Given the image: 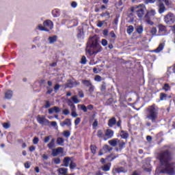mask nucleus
I'll list each match as a JSON object with an SVG mask.
<instances>
[{
    "label": "nucleus",
    "instance_id": "nucleus-1",
    "mask_svg": "<svg viewBox=\"0 0 175 175\" xmlns=\"http://www.w3.org/2000/svg\"><path fill=\"white\" fill-rule=\"evenodd\" d=\"M163 148L166 149L159 153L158 159L161 165L165 166L164 170L166 174L173 175L174 174V168L173 167L174 166L175 163L172 162V161L174 159V154L170 150V146L165 145Z\"/></svg>",
    "mask_w": 175,
    "mask_h": 175
},
{
    "label": "nucleus",
    "instance_id": "nucleus-2",
    "mask_svg": "<svg viewBox=\"0 0 175 175\" xmlns=\"http://www.w3.org/2000/svg\"><path fill=\"white\" fill-rule=\"evenodd\" d=\"M103 48L99 44L98 38L95 37H90L87 42L85 51L89 55H96L98 53L102 51Z\"/></svg>",
    "mask_w": 175,
    "mask_h": 175
},
{
    "label": "nucleus",
    "instance_id": "nucleus-3",
    "mask_svg": "<svg viewBox=\"0 0 175 175\" xmlns=\"http://www.w3.org/2000/svg\"><path fill=\"white\" fill-rule=\"evenodd\" d=\"M158 116H159V107L157 104H152L146 108V118L152 122H157Z\"/></svg>",
    "mask_w": 175,
    "mask_h": 175
},
{
    "label": "nucleus",
    "instance_id": "nucleus-4",
    "mask_svg": "<svg viewBox=\"0 0 175 175\" xmlns=\"http://www.w3.org/2000/svg\"><path fill=\"white\" fill-rule=\"evenodd\" d=\"M130 12H131V13H135V12L139 18H143L145 14L144 4H139L138 5H134L131 7Z\"/></svg>",
    "mask_w": 175,
    "mask_h": 175
},
{
    "label": "nucleus",
    "instance_id": "nucleus-5",
    "mask_svg": "<svg viewBox=\"0 0 175 175\" xmlns=\"http://www.w3.org/2000/svg\"><path fill=\"white\" fill-rule=\"evenodd\" d=\"M53 27L54 23H53V21L46 20L43 22V25H42V24L38 25V29H40V31H44L45 32H49L51 29H53Z\"/></svg>",
    "mask_w": 175,
    "mask_h": 175
},
{
    "label": "nucleus",
    "instance_id": "nucleus-6",
    "mask_svg": "<svg viewBox=\"0 0 175 175\" xmlns=\"http://www.w3.org/2000/svg\"><path fill=\"white\" fill-rule=\"evenodd\" d=\"M157 2V7L159 14L165 13V12H166V7L165 6V4L166 5V6H169V5H170V3H169V0H158ZM163 2L165 4H163Z\"/></svg>",
    "mask_w": 175,
    "mask_h": 175
},
{
    "label": "nucleus",
    "instance_id": "nucleus-7",
    "mask_svg": "<svg viewBox=\"0 0 175 175\" xmlns=\"http://www.w3.org/2000/svg\"><path fill=\"white\" fill-rule=\"evenodd\" d=\"M164 22L168 25H172L175 23V16L173 13L169 12L167 15L164 16Z\"/></svg>",
    "mask_w": 175,
    "mask_h": 175
},
{
    "label": "nucleus",
    "instance_id": "nucleus-8",
    "mask_svg": "<svg viewBox=\"0 0 175 175\" xmlns=\"http://www.w3.org/2000/svg\"><path fill=\"white\" fill-rule=\"evenodd\" d=\"M155 11L154 10H151L150 11L148 12L144 16L145 21L148 23L150 24V25H154V22L151 21V18L154 16H155Z\"/></svg>",
    "mask_w": 175,
    "mask_h": 175
},
{
    "label": "nucleus",
    "instance_id": "nucleus-9",
    "mask_svg": "<svg viewBox=\"0 0 175 175\" xmlns=\"http://www.w3.org/2000/svg\"><path fill=\"white\" fill-rule=\"evenodd\" d=\"M36 120H37V122L41 125H46V126L50 125V122L49 121V120L46 118V116H44L38 115Z\"/></svg>",
    "mask_w": 175,
    "mask_h": 175
},
{
    "label": "nucleus",
    "instance_id": "nucleus-10",
    "mask_svg": "<svg viewBox=\"0 0 175 175\" xmlns=\"http://www.w3.org/2000/svg\"><path fill=\"white\" fill-rule=\"evenodd\" d=\"M114 136V131L108 129L105 131L104 140H109Z\"/></svg>",
    "mask_w": 175,
    "mask_h": 175
},
{
    "label": "nucleus",
    "instance_id": "nucleus-11",
    "mask_svg": "<svg viewBox=\"0 0 175 175\" xmlns=\"http://www.w3.org/2000/svg\"><path fill=\"white\" fill-rule=\"evenodd\" d=\"M125 144L126 143L122 140H118L117 147L116 148V151H122L124 148H125Z\"/></svg>",
    "mask_w": 175,
    "mask_h": 175
},
{
    "label": "nucleus",
    "instance_id": "nucleus-12",
    "mask_svg": "<svg viewBox=\"0 0 175 175\" xmlns=\"http://www.w3.org/2000/svg\"><path fill=\"white\" fill-rule=\"evenodd\" d=\"M64 152V148L59 147L56 149H53L52 157H57L58 154H62Z\"/></svg>",
    "mask_w": 175,
    "mask_h": 175
},
{
    "label": "nucleus",
    "instance_id": "nucleus-13",
    "mask_svg": "<svg viewBox=\"0 0 175 175\" xmlns=\"http://www.w3.org/2000/svg\"><path fill=\"white\" fill-rule=\"evenodd\" d=\"M117 124V119L115 117H112L111 119L108 120L107 125L109 128H113L114 125Z\"/></svg>",
    "mask_w": 175,
    "mask_h": 175
},
{
    "label": "nucleus",
    "instance_id": "nucleus-14",
    "mask_svg": "<svg viewBox=\"0 0 175 175\" xmlns=\"http://www.w3.org/2000/svg\"><path fill=\"white\" fill-rule=\"evenodd\" d=\"M77 38V39H79V40H81L82 39H84V29H78Z\"/></svg>",
    "mask_w": 175,
    "mask_h": 175
},
{
    "label": "nucleus",
    "instance_id": "nucleus-15",
    "mask_svg": "<svg viewBox=\"0 0 175 175\" xmlns=\"http://www.w3.org/2000/svg\"><path fill=\"white\" fill-rule=\"evenodd\" d=\"M61 111V109H59V107H53L52 108L49 109V113L53 114V113H59Z\"/></svg>",
    "mask_w": 175,
    "mask_h": 175
},
{
    "label": "nucleus",
    "instance_id": "nucleus-16",
    "mask_svg": "<svg viewBox=\"0 0 175 175\" xmlns=\"http://www.w3.org/2000/svg\"><path fill=\"white\" fill-rule=\"evenodd\" d=\"M57 39L58 36H49L48 38L49 44H54V43L57 42Z\"/></svg>",
    "mask_w": 175,
    "mask_h": 175
},
{
    "label": "nucleus",
    "instance_id": "nucleus-17",
    "mask_svg": "<svg viewBox=\"0 0 175 175\" xmlns=\"http://www.w3.org/2000/svg\"><path fill=\"white\" fill-rule=\"evenodd\" d=\"M65 125H66V126H71L72 122L70 121V119L66 118L64 121L60 123L61 126H65Z\"/></svg>",
    "mask_w": 175,
    "mask_h": 175
},
{
    "label": "nucleus",
    "instance_id": "nucleus-18",
    "mask_svg": "<svg viewBox=\"0 0 175 175\" xmlns=\"http://www.w3.org/2000/svg\"><path fill=\"white\" fill-rule=\"evenodd\" d=\"M47 84L49 87H46V94L50 95L53 91V88H50L51 85H53V82L51 81H48Z\"/></svg>",
    "mask_w": 175,
    "mask_h": 175
},
{
    "label": "nucleus",
    "instance_id": "nucleus-19",
    "mask_svg": "<svg viewBox=\"0 0 175 175\" xmlns=\"http://www.w3.org/2000/svg\"><path fill=\"white\" fill-rule=\"evenodd\" d=\"M118 138H115L111 139L108 142L109 144L111 146V147H117V144L118 143Z\"/></svg>",
    "mask_w": 175,
    "mask_h": 175
},
{
    "label": "nucleus",
    "instance_id": "nucleus-20",
    "mask_svg": "<svg viewBox=\"0 0 175 175\" xmlns=\"http://www.w3.org/2000/svg\"><path fill=\"white\" fill-rule=\"evenodd\" d=\"M96 135L99 139H103L105 140V131L102 129L98 130Z\"/></svg>",
    "mask_w": 175,
    "mask_h": 175
},
{
    "label": "nucleus",
    "instance_id": "nucleus-21",
    "mask_svg": "<svg viewBox=\"0 0 175 175\" xmlns=\"http://www.w3.org/2000/svg\"><path fill=\"white\" fill-rule=\"evenodd\" d=\"M12 96H13V91L7 90L5 92V99H12Z\"/></svg>",
    "mask_w": 175,
    "mask_h": 175
},
{
    "label": "nucleus",
    "instance_id": "nucleus-22",
    "mask_svg": "<svg viewBox=\"0 0 175 175\" xmlns=\"http://www.w3.org/2000/svg\"><path fill=\"white\" fill-rule=\"evenodd\" d=\"M57 172L59 174L66 175V173H68V168L61 167L57 170Z\"/></svg>",
    "mask_w": 175,
    "mask_h": 175
},
{
    "label": "nucleus",
    "instance_id": "nucleus-23",
    "mask_svg": "<svg viewBox=\"0 0 175 175\" xmlns=\"http://www.w3.org/2000/svg\"><path fill=\"white\" fill-rule=\"evenodd\" d=\"M113 150V148H111L110 146L105 144L103 147V151L105 152H110V151Z\"/></svg>",
    "mask_w": 175,
    "mask_h": 175
},
{
    "label": "nucleus",
    "instance_id": "nucleus-24",
    "mask_svg": "<svg viewBox=\"0 0 175 175\" xmlns=\"http://www.w3.org/2000/svg\"><path fill=\"white\" fill-rule=\"evenodd\" d=\"M120 137H122V139H128V137H129V133H128V131L122 130L120 131Z\"/></svg>",
    "mask_w": 175,
    "mask_h": 175
},
{
    "label": "nucleus",
    "instance_id": "nucleus-25",
    "mask_svg": "<svg viewBox=\"0 0 175 175\" xmlns=\"http://www.w3.org/2000/svg\"><path fill=\"white\" fill-rule=\"evenodd\" d=\"M173 73H175V64H174V66L168 67L167 70V75L168 76Z\"/></svg>",
    "mask_w": 175,
    "mask_h": 175
},
{
    "label": "nucleus",
    "instance_id": "nucleus-26",
    "mask_svg": "<svg viewBox=\"0 0 175 175\" xmlns=\"http://www.w3.org/2000/svg\"><path fill=\"white\" fill-rule=\"evenodd\" d=\"M70 162V157H65L63 160L64 166H65V167H68V166H69Z\"/></svg>",
    "mask_w": 175,
    "mask_h": 175
},
{
    "label": "nucleus",
    "instance_id": "nucleus-27",
    "mask_svg": "<svg viewBox=\"0 0 175 175\" xmlns=\"http://www.w3.org/2000/svg\"><path fill=\"white\" fill-rule=\"evenodd\" d=\"M81 83L83 85H85V87L90 88L92 85V82H91V80H82Z\"/></svg>",
    "mask_w": 175,
    "mask_h": 175
},
{
    "label": "nucleus",
    "instance_id": "nucleus-28",
    "mask_svg": "<svg viewBox=\"0 0 175 175\" xmlns=\"http://www.w3.org/2000/svg\"><path fill=\"white\" fill-rule=\"evenodd\" d=\"M165 47V44L161 43L159 44V46L154 50V53H161L162 50H163Z\"/></svg>",
    "mask_w": 175,
    "mask_h": 175
},
{
    "label": "nucleus",
    "instance_id": "nucleus-29",
    "mask_svg": "<svg viewBox=\"0 0 175 175\" xmlns=\"http://www.w3.org/2000/svg\"><path fill=\"white\" fill-rule=\"evenodd\" d=\"M111 167V163L106 164L101 167V169L103 172H109L110 170V167Z\"/></svg>",
    "mask_w": 175,
    "mask_h": 175
},
{
    "label": "nucleus",
    "instance_id": "nucleus-30",
    "mask_svg": "<svg viewBox=\"0 0 175 175\" xmlns=\"http://www.w3.org/2000/svg\"><path fill=\"white\" fill-rule=\"evenodd\" d=\"M47 147L50 149L54 148L55 147V139H52L50 143L48 144Z\"/></svg>",
    "mask_w": 175,
    "mask_h": 175
},
{
    "label": "nucleus",
    "instance_id": "nucleus-31",
    "mask_svg": "<svg viewBox=\"0 0 175 175\" xmlns=\"http://www.w3.org/2000/svg\"><path fill=\"white\" fill-rule=\"evenodd\" d=\"M90 151L92 152V154H93V155H95V154H96V150L98 149V147H96V145H90Z\"/></svg>",
    "mask_w": 175,
    "mask_h": 175
},
{
    "label": "nucleus",
    "instance_id": "nucleus-32",
    "mask_svg": "<svg viewBox=\"0 0 175 175\" xmlns=\"http://www.w3.org/2000/svg\"><path fill=\"white\" fill-rule=\"evenodd\" d=\"M133 31H135V27L133 25H129L127 27L126 32L128 35H132L133 33Z\"/></svg>",
    "mask_w": 175,
    "mask_h": 175
},
{
    "label": "nucleus",
    "instance_id": "nucleus-33",
    "mask_svg": "<svg viewBox=\"0 0 175 175\" xmlns=\"http://www.w3.org/2000/svg\"><path fill=\"white\" fill-rule=\"evenodd\" d=\"M167 98H170V96H168L167 94L163 92L160 93V100H166Z\"/></svg>",
    "mask_w": 175,
    "mask_h": 175
},
{
    "label": "nucleus",
    "instance_id": "nucleus-34",
    "mask_svg": "<svg viewBox=\"0 0 175 175\" xmlns=\"http://www.w3.org/2000/svg\"><path fill=\"white\" fill-rule=\"evenodd\" d=\"M135 29L136 32L139 35H141V33H143V31H144V29H143V25L137 26Z\"/></svg>",
    "mask_w": 175,
    "mask_h": 175
},
{
    "label": "nucleus",
    "instance_id": "nucleus-35",
    "mask_svg": "<svg viewBox=\"0 0 175 175\" xmlns=\"http://www.w3.org/2000/svg\"><path fill=\"white\" fill-rule=\"evenodd\" d=\"M64 142H65V140L62 137H57V144L59 146H64Z\"/></svg>",
    "mask_w": 175,
    "mask_h": 175
},
{
    "label": "nucleus",
    "instance_id": "nucleus-36",
    "mask_svg": "<svg viewBox=\"0 0 175 175\" xmlns=\"http://www.w3.org/2000/svg\"><path fill=\"white\" fill-rule=\"evenodd\" d=\"M167 29L165 25H159V32H166Z\"/></svg>",
    "mask_w": 175,
    "mask_h": 175
},
{
    "label": "nucleus",
    "instance_id": "nucleus-37",
    "mask_svg": "<svg viewBox=\"0 0 175 175\" xmlns=\"http://www.w3.org/2000/svg\"><path fill=\"white\" fill-rule=\"evenodd\" d=\"M95 91V86L94 85H92L89 87L88 92L90 94V95H92L94 94V92Z\"/></svg>",
    "mask_w": 175,
    "mask_h": 175
},
{
    "label": "nucleus",
    "instance_id": "nucleus-38",
    "mask_svg": "<svg viewBox=\"0 0 175 175\" xmlns=\"http://www.w3.org/2000/svg\"><path fill=\"white\" fill-rule=\"evenodd\" d=\"M52 14H53V17H59V11H58V10H54L52 11Z\"/></svg>",
    "mask_w": 175,
    "mask_h": 175
},
{
    "label": "nucleus",
    "instance_id": "nucleus-39",
    "mask_svg": "<svg viewBox=\"0 0 175 175\" xmlns=\"http://www.w3.org/2000/svg\"><path fill=\"white\" fill-rule=\"evenodd\" d=\"M63 136H64V137H66L67 139L68 137H70V131H64L63 132Z\"/></svg>",
    "mask_w": 175,
    "mask_h": 175
},
{
    "label": "nucleus",
    "instance_id": "nucleus-40",
    "mask_svg": "<svg viewBox=\"0 0 175 175\" xmlns=\"http://www.w3.org/2000/svg\"><path fill=\"white\" fill-rule=\"evenodd\" d=\"M72 102H74V103H80V101L79 100V98H77V96L75 95L71 98Z\"/></svg>",
    "mask_w": 175,
    "mask_h": 175
},
{
    "label": "nucleus",
    "instance_id": "nucleus-41",
    "mask_svg": "<svg viewBox=\"0 0 175 175\" xmlns=\"http://www.w3.org/2000/svg\"><path fill=\"white\" fill-rule=\"evenodd\" d=\"M69 166H70V169L72 170V169H75V167H77V164L73 162V161H71Z\"/></svg>",
    "mask_w": 175,
    "mask_h": 175
},
{
    "label": "nucleus",
    "instance_id": "nucleus-42",
    "mask_svg": "<svg viewBox=\"0 0 175 175\" xmlns=\"http://www.w3.org/2000/svg\"><path fill=\"white\" fill-rule=\"evenodd\" d=\"M53 161L55 165H59L61 163V159L59 157L54 158Z\"/></svg>",
    "mask_w": 175,
    "mask_h": 175
},
{
    "label": "nucleus",
    "instance_id": "nucleus-43",
    "mask_svg": "<svg viewBox=\"0 0 175 175\" xmlns=\"http://www.w3.org/2000/svg\"><path fill=\"white\" fill-rule=\"evenodd\" d=\"M163 90H164V91H170V85H169V83H165L163 87Z\"/></svg>",
    "mask_w": 175,
    "mask_h": 175
},
{
    "label": "nucleus",
    "instance_id": "nucleus-44",
    "mask_svg": "<svg viewBox=\"0 0 175 175\" xmlns=\"http://www.w3.org/2000/svg\"><path fill=\"white\" fill-rule=\"evenodd\" d=\"M81 64H82V65H85V64H87V57H85V56H82L81 59Z\"/></svg>",
    "mask_w": 175,
    "mask_h": 175
},
{
    "label": "nucleus",
    "instance_id": "nucleus-45",
    "mask_svg": "<svg viewBox=\"0 0 175 175\" xmlns=\"http://www.w3.org/2000/svg\"><path fill=\"white\" fill-rule=\"evenodd\" d=\"M68 106L70 107L72 111H76V105L75 104L70 103H68Z\"/></svg>",
    "mask_w": 175,
    "mask_h": 175
},
{
    "label": "nucleus",
    "instance_id": "nucleus-46",
    "mask_svg": "<svg viewBox=\"0 0 175 175\" xmlns=\"http://www.w3.org/2000/svg\"><path fill=\"white\" fill-rule=\"evenodd\" d=\"M3 127L4 129H9L10 128V123L9 122H5L3 124Z\"/></svg>",
    "mask_w": 175,
    "mask_h": 175
},
{
    "label": "nucleus",
    "instance_id": "nucleus-47",
    "mask_svg": "<svg viewBox=\"0 0 175 175\" xmlns=\"http://www.w3.org/2000/svg\"><path fill=\"white\" fill-rule=\"evenodd\" d=\"M116 158H117V157H116V156L113 157V154H111L107 157V159H109V161H110V162L114 161V159H116Z\"/></svg>",
    "mask_w": 175,
    "mask_h": 175
},
{
    "label": "nucleus",
    "instance_id": "nucleus-48",
    "mask_svg": "<svg viewBox=\"0 0 175 175\" xmlns=\"http://www.w3.org/2000/svg\"><path fill=\"white\" fill-rule=\"evenodd\" d=\"M51 106V104H50V101L46 100L45 103V105H44V109H49Z\"/></svg>",
    "mask_w": 175,
    "mask_h": 175
},
{
    "label": "nucleus",
    "instance_id": "nucleus-49",
    "mask_svg": "<svg viewBox=\"0 0 175 175\" xmlns=\"http://www.w3.org/2000/svg\"><path fill=\"white\" fill-rule=\"evenodd\" d=\"M80 122H81V118H77L76 120H75V125L77 126V125H79Z\"/></svg>",
    "mask_w": 175,
    "mask_h": 175
},
{
    "label": "nucleus",
    "instance_id": "nucleus-50",
    "mask_svg": "<svg viewBox=\"0 0 175 175\" xmlns=\"http://www.w3.org/2000/svg\"><path fill=\"white\" fill-rule=\"evenodd\" d=\"M150 33L152 35H157V27H152L151 29H150Z\"/></svg>",
    "mask_w": 175,
    "mask_h": 175
},
{
    "label": "nucleus",
    "instance_id": "nucleus-51",
    "mask_svg": "<svg viewBox=\"0 0 175 175\" xmlns=\"http://www.w3.org/2000/svg\"><path fill=\"white\" fill-rule=\"evenodd\" d=\"M71 83L72 84V87H77V85H80V82H77L76 81H72Z\"/></svg>",
    "mask_w": 175,
    "mask_h": 175
},
{
    "label": "nucleus",
    "instance_id": "nucleus-52",
    "mask_svg": "<svg viewBox=\"0 0 175 175\" xmlns=\"http://www.w3.org/2000/svg\"><path fill=\"white\" fill-rule=\"evenodd\" d=\"M128 17L131 18V21H133V20H135V14H133V12L129 14Z\"/></svg>",
    "mask_w": 175,
    "mask_h": 175
},
{
    "label": "nucleus",
    "instance_id": "nucleus-53",
    "mask_svg": "<svg viewBox=\"0 0 175 175\" xmlns=\"http://www.w3.org/2000/svg\"><path fill=\"white\" fill-rule=\"evenodd\" d=\"M95 81H100L102 80V77L100 75H96L94 77Z\"/></svg>",
    "mask_w": 175,
    "mask_h": 175
},
{
    "label": "nucleus",
    "instance_id": "nucleus-54",
    "mask_svg": "<svg viewBox=\"0 0 175 175\" xmlns=\"http://www.w3.org/2000/svg\"><path fill=\"white\" fill-rule=\"evenodd\" d=\"M78 96H79V98H84V92H83V90H80L78 92Z\"/></svg>",
    "mask_w": 175,
    "mask_h": 175
},
{
    "label": "nucleus",
    "instance_id": "nucleus-55",
    "mask_svg": "<svg viewBox=\"0 0 175 175\" xmlns=\"http://www.w3.org/2000/svg\"><path fill=\"white\" fill-rule=\"evenodd\" d=\"M38 143H39V137H35L33 139V144H38Z\"/></svg>",
    "mask_w": 175,
    "mask_h": 175
},
{
    "label": "nucleus",
    "instance_id": "nucleus-56",
    "mask_svg": "<svg viewBox=\"0 0 175 175\" xmlns=\"http://www.w3.org/2000/svg\"><path fill=\"white\" fill-rule=\"evenodd\" d=\"M81 110H83L84 113H87L88 111L87 107L84 105H81Z\"/></svg>",
    "mask_w": 175,
    "mask_h": 175
},
{
    "label": "nucleus",
    "instance_id": "nucleus-57",
    "mask_svg": "<svg viewBox=\"0 0 175 175\" xmlns=\"http://www.w3.org/2000/svg\"><path fill=\"white\" fill-rule=\"evenodd\" d=\"M50 137H51V135L45 137L44 139V143H49V142H50Z\"/></svg>",
    "mask_w": 175,
    "mask_h": 175
},
{
    "label": "nucleus",
    "instance_id": "nucleus-58",
    "mask_svg": "<svg viewBox=\"0 0 175 175\" xmlns=\"http://www.w3.org/2000/svg\"><path fill=\"white\" fill-rule=\"evenodd\" d=\"M109 35L111 38H113V39H116V38H117V36H116V33H114V31H110Z\"/></svg>",
    "mask_w": 175,
    "mask_h": 175
},
{
    "label": "nucleus",
    "instance_id": "nucleus-59",
    "mask_svg": "<svg viewBox=\"0 0 175 175\" xmlns=\"http://www.w3.org/2000/svg\"><path fill=\"white\" fill-rule=\"evenodd\" d=\"M103 24H105V21H99L97 24V27H98V28H102Z\"/></svg>",
    "mask_w": 175,
    "mask_h": 175
},
{
    "label": "nucleus",
    "instance_id": "nucleus-60",
    "mask_svg": "<svg viewBox=\"0 0 175 175\" xmlns=\"http://www.w3.org/2000/svg\"><path fill=\"white\" fill-rule=\"evenodd\" d=\"M101 44L102 46H103L104 47L106 46V45L107 44V40L106 39H103L101 40Z\"/></svg>",
    "mask_w": 175,
    "mask_h": 175
},
{
    "label": "nucleus",
    "instance_id": "nucleus-61",
    "mask_svg": "<svg viewBox=\"0 0 175 175\" xmlns=\"http://www.w3.org/2000/svg\"><path fill=\"white\" fill-rule=\"evenodd\" d=\"M66 88H73V85L72 84V82H68L66 83Z\"/></svg>",
    "mask_w": 175,
    "mask_h": 175
},
{
    "label": "nucleus",
    "instance_id": "nucleus-62",
    "mask_svg": "<svg viewBox=\"0 0 175 175\" xmlns=\"http://www.w3.org/2000/svg\"><path fill=\"white\" fill-rule=\"evenodd\" d=\"M59 88H61V85H59V84H56L54 86V90L55 91V92H57V91H58L59 90Z\"/></svg>",
    "mask_w": 175,
    "mask_h": 175
},
{
    "label": "nucleus",
    "instance_id": "nucleus-63",
    "mask_svg": "<svg viewBox=\"0 0 175 175\" xmlns=\"http://www.w3.org/2000/svg\"><path fill=\"white\" fill-rule=\"evenodd\" d=\"M116 172H117V173H123V172H124V167H119V168H117V169H116Z\"/></svg>",
    "mask_w": 175,
    "mask_h": 175
},
{
    "label": "nucleus",
    "instance_id": "nucleus-64",
    "mask_svg": "<svg viewBox=\"0 0 175 175\" xmlns=\"http://www.w3.org/2000/svg\"><path fill=\"white\" fill-rule=\"evenodd\" d=\"M71 116H72V117L76 118V117H77V116H79V115L77 114V113L76 112V111H72V112H71Z\"/></svg>",
    "mask_w": 175,
    "mask_h": 175
}]
</instances>
